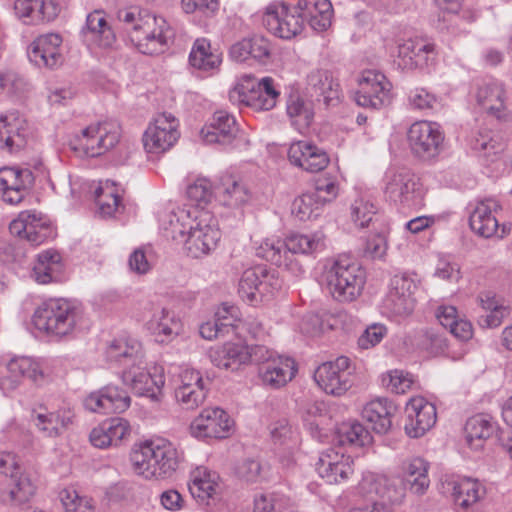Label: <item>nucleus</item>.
I'll use <instances>...</instances> for the list:
<instances>
[{
	"label": "nucleus",
	"instance_id": "f257e3e1",
	"mask_svg": "<svg viewBox=\"0 0 512 512\" xmlns=\"http://www.w3.org/2000/svg\"><path fill=\"white\" fill-rule=\"evenodd\" d=\"M158 222L165 236L182 243L192 258L209 255L221 239L218 222L209 211L167 207L158 212Z\"/></svg>",
	"mask_w": 512,
	"mask_h": 512
},
{
	"label": "nucleus",
	"instance_id": "f03ea898",
	"mask_svg": "<svg viewBox=\"0 0 512 512\" xmlns=\"http://www.w3.org/2000/svg\"><path fill=\"white\" fill-rule=\"evenodd\" d=\"M118 19L124 24L131 43L142 54H163L173 43L175 31L163 16L131 7L120 10Z\"/></svg>",
	"mask_w": 512,
	"mask_h": 512
},
{
	"label": "nucleus",
	"instance_id": "7ed1b4c3",
	"mask_svg": "<svg viewBox=\"0 0 512 512\" xmlns=\"http://www.w3.org/2000/svg\"><path fill=\"white\" fill-rule=\"evenodd\" d=\"M366 279L361 263L348 254H341L325 262L320 283L335 300L352 302L362 294Z\"/></svg>",
	"mask_w": 512,
	"mask_h": 512
},
{
	"label": "nucleus",
	"instance_id": "20e7f679",
	"mask_svg": "<svg viewBox=\"0 0 512 512\" xmlns=\"http://www.w3.org/2000/svg\"><path fill=\"white\" fill-rule=\"evenodd\" d=\"M84 322L81 306L63 298L43 302L32 316V324L37 330L56 338L76 335L83 328Z\"/></svg>",
	"mask_w": 512,
	"mask_h": 512
},
{
	"label": "nucleus",
	"instance_id": "39448f33",
	"mask_svg": "<svg viewBox=\"0 0 512 512\" xmlns=\"http://www.w3.org/2000/svg\"><path fill=\"white\" fill-rule=\"evenodd\" d=\"M178 451L167 439L157 437L145 440L135 446L131 463L136 474L145 479H164L177 469Z\"/></svg>",
	"mask_w": 512,
	"mask_h": 512
},
{
	"label": "nucleus",
	"instance_id": "423d86ee",
	"mask_svg": "<svg viewBox=\"0 0 512 512\" xmlns=\"http://www.w3.org/2000/svg\"><path fill=\"white\" fill-rule=\"evenodd\" d=\"M280 97V90L272 77L256 79L249 74L242 75L229 91V100L254 111L273 109Z\"/></svg>",
	"mask_w": 512,
	"mask_h": 512
},
{
	"label": "nucleus",
	"instance_id": "0eeeda50",
	"mask_svg": "<svg viewBox=\"0 0 512 512\" xmlns=\"http://www.w3.org/2000/svg\"><path fill=\"white\" fill-rule=\"evenodd\" d=\"M122 129L118 121L107 119L91 123L71 141V148L80 156L98 157L115 148Z\"/></svg>",
	"mask_w": 512,
	"mask_h": 512
},
{
	"label": "nucleus",
	"instance_id": "6e6552de",
	"mask_svg": "<svg viewBox=\"0 0 512 512\" xmlns=\"http://www.w3.org/2000/svg\"><path fill=\"white\" fill-rule=\"evenodd\" d=\"M70 193L73 198L91 193L94 196L98 213L103 218H113L124 211L123 188L111 180L98 182L88 181L79 177H69Z\"/></svg>",
	"mask_w": 512,
	"mask_h": 512
},
{
	"label": "nucleus",
	"instance_id": "1a4fd4ad",
	"mask_svg": "<svg viewBox=\"0 0 512 512\" xmlns=\"http://www.w3.org/2000/svg\"><path fill=\"white\" fill-rule=\"evenodd\" d=\"M420 280L416 274H396L389 283V289L382 301L381 313L395 322L408 318L415 308L414 293Z\"/></svg>",
	"mask_w": 512,
	"mask_h": 512
},
{
	"label": "nucleus",
	"instance_id": "9d476101",
	"mask_svg": "<svg viewBox=\"0 0 512 512\" xmlns=\"http://www.w3.org/2000/svg\"><path fill=\"white\" fill-rule=\"evenodd\" d=\"M386 197L403 207L421 208L427 189L421 179L408 169H388L385 174Z\"/></svg>",
	"mask_w": 512,
	"mask_h": 512
},
{
	"label": "nucleus",
	"instance_id": "9b49d317",
	"mask_svg": "<svg viewBox=\"0 0 512 512\" xmlns=\"http://www.w3.org/2000/svg\"><path fill=\"white\" fill-rule=\"evenodd\" d=\"M281 286L282 281L274 269L256 265L243 271L238 284V294L243 301L256 305L274 296Z\"/></svg>",
	"mask_w": 512,
	"mask_h": 512
},
{
	"label": "nucleus",
	"instance_id": "f8f14e48",
	"mask_svg": "<svg viewBox=\"0 0 512 512\" xmlns=\"http://www.w3.org/2000/svg\"><path fill=\"white\" fill-rule=\"evenodd\" d=\"M33 482L21 471L17 457L9 452L0 453V498L22 503L34 495Z\"/></svg>",
	"mask_w": 512,
	"mask_h": 512
},
{
	"label": "nucleus",
	"instance_id": "ddd939ff",
	"mask_svg": "<svg viewBox=\"0 0 512 512\" xmlns=\"http://www.w3.org/2000/svg\"><path fill=\"white\" fill-rule=\"evenodd\" d=\"M179 137V120L172 113L163 112L148 124L142 141L148 154L158 156L170 150Z\"/></svg>",
	"mask_w": 512,
	"mask_h": 512
},
{
	"label": "nucleus",
	"instance_id": "4468645a",
	"mask_svg": "<svg viewBox=\"0 0 512 512\" xmlns=\"http://www.w3.org/2000/svg\"><path fill=\"white\" fill-rule=\"evenodd\" d=\"M469 209V227L473 233L482 238L502 239L510 232L507 224H500L497 212L501 209L500 203L494 198H485L471 203Z\"/></svg>",
	"mask_w": 512,
	"mask_h": 512
},
{
	"label": "nucleus",
	"instance_id": "2eb2a0df",
	"mask_svg": "<svg viewBox=\"0 0 512 512\" xmlns=\"http://www.w3.org/2000/svg\"><path fill=\"white\" fill-rule=\"evenodd\" d=\"M314 381L326 394L340 397L353 386V368L348 357L320 364L314 371Z\"/></svg>",
	"mask_w": 512,
	"mask_h": 512
},
{
	"label": "nucleus",
	"instance_id": "dca6fc26",
	"mask_svg": "<svg viewBox=\"0 0 512 512\" xmlns=\"http://www.w3.org/2000/svg\"><path fill=\"white\" fill-rule=\"evenodd\" d=\"M358 86L354 100L361 107L379 110L392 102V84L380 71H363Z\"/></svg>",
	"mask_w": 512,
	"mask_h": 512
},
{
	"label": "nucleus",
	"instance_id": "f3484780",
	"mask_svg": "<svg viewBox=\"0 0 512 512\" xmlns=\"http://www.w3.org/2000/svg\"><path fill=\"white\" fill-rule=\"evenodd\" d=\"M121 378L123 383L130 386L139 396H145L155 402L160 401L163 396L165 375L161 365L147 368L144 361V364L122 370Z\"/></svg>",
	"mask_w": 512,
	"mask_h": 512
},
{
	"label": "nucleus",
	"instance_id": "a211bd4d",
	"mask_svg": "<svg viewBox=\"0 0 512 512\" xmlns=\"http://www.w3.org/2000/svg\"><path fill=\"white\" fill-rule=\"evenodd\" d=\"M356 493L360 497L375 500L393 512L390 505L400 504L405 496L404 489L397 487L392 479L385 474L366 471L362 474L361 480L356 486Z\"/></svg>",
	"mask_w": 512,
	"mask_h": 512
},
{
	"label": "nucleus",
	"instance_id": "6ab92c4d",
	"mask_svg": "<svg viewBox=\"0 0 512 512\" xmlns=\"http://www.w3.org/2000/svg\"><path fill=\"white\" fill-rule=\"evenodd\" d=\"M234 429V421L220 407L204 408L190 423V434L198 440L225 439Z\"/></svg>",
	"mask_w": 512,
	"mask_h": 512
},
{
	"label": "nucleus",
	"instance_id": "aec40b11",
	"mask_svg": "<svg viewBox=\"0 0 512 512\" xmlns=\"http://www.w3.org/2000/svg\"><path fill=\"white\" fill-rule=\"evenodd\" d=\"M445 136L439 123L429 120L415 121L407 131V141L412 152L423 158L439 154Z\"/></svg>",
	"mask_w": 512,
	"mask_h": 512
},
{
	"label": "nucleus",
	"instance_id": "412c9836",
	"mask_svg": "<svg viewBox=\"0 0 512 512\" xmlns=\"http://www.w3.org/2000/svg\"><path fill=\"white\" fill-rule=\"evenodd\" d=\"M11 234L26 239L32 245H40L54 238L56 232L49 219L35 210H25L18 214L9 225Z\"/></svg>",
	"mask_w": 512,
	"mask_h": 512
},
{
	"label": "nucleus",
	"instance_id": "4be33fe9",
	"mask_svg": "<svg viewBox=\"0 0 512 512\" xmlns=\"http://www.w3.org/2000/svg\"><path fill=\"white\" fill-rule=\"evenodd\" d=\"M45 361L31 357H14L6 364L5 372L0 376V389L8 394L17 389L23 379L40 383L44 379Z\"/></svg>",
	"mask_w": 512,
	"mask_h": 512
},
{
	"label": "nucleus",
	"instance_id": "5701e85b",
	"mask_svg": "<svg viewBox=\"0 0 512 512\" xmlns=\"http://www.w3.org/2000/svg\"><path fill=\"white\" fill-rule=\"evenodd\" d=\"M207 392L200 371L187 366L180 368L175 380V399L183 409H197L204 403Z\"/></svg>",
	"mask_w": 512,
	"mask_h": 512
},
{
	"label": "nucleus",
	"instance_id": "b1692460",
	"mask_svg": "<svg viewBox=\"0 0 512 512\" xmlns=\"http://www.w3.org/2000/svg\"><path fill=\"white\" fill-rule=\"evenodd\" d=\"M263 23L273 35L282 39H291L301 33L304 23L296 6L291 11L282 3H271L266 7Z\"/></svg>",
	"mask_w": 512,
	"mask_h": 512
},
{
	"label": "nucleus",
	"instance_id": "393cba45",
	"mask_svg": "<svg viewBox=\"0 0 512 512\" xmlns=\"http://www.w3.org/2000/svg\"><path fill=\"white\" fill-rule=\"evenodd\" d=\"M63 39L57 33L38 36L28 46L29 61L38 68L55 69L63 62Z\"/></svg>",
	"mask_w": 512,
	"mask_h": 512
},
{
	"label": "nucleus",
	"instance_id": "a878e982",
	"mask_svg": "<svg viewBox=\"0 0 512 512\" xmlns=\"http://www.w3.org/2000/svg\"><path fill=\"white\" fill-rule=\"evenodd\" d=\"M405 432L411 438L422 437L436 423L437 411L433 403L422 396L412 397L405 408Z\"/></svg>",
	"mask_w": 512,
	"mask_h": 512
},
{
	"label": "nucleus",
	"instance_id": "bb28decb",
	"mask_svg": "<svg viewBox=\"0 0 512 512\" xmlns=\"http://www.w3.org/2000/svg\"><path fill=\"white\" fill-rule=\"evenodd\" d=\"M238 126L233 115L226 111H216L211 122L202 128L201 135L208 144H220L223 146L240 147V141L244 140L241 135L238 137Z\"/></svg>",
	"mask_w": 512,
	"mask_h": 512
},
{
	"label": "nucleus",
	"instance_id": "cd10ccee",
	"mask_svg": "<svg viewBox=\"0 0 512 512\" xmlns=\"http://www.w3.org/2000/svg\"><path fill=\"white\" fill-rule=\"evenodd\" d=\"M397 57V64L402 69H426L436 59L435 45L422 38L407 39L398 45Z\"/></svg>",
	"mask_w": 512,
	"mask_h": 512
},
{
	"label": "nucleus",
	"instance_id": "c85d7f7f",
	"mask_svg": "<svg viewBox=\"0 0 512 512\" xmlns=\"http://www.w3.org/2000/svg\"><path fill=\"white\" fill-rule=\"evenodd\" d=\"M474 99L479 108L499 121H508L510 113L506 107V90L498 80L483 81L476 88Z\"/></svg>",
	"mask_w": 512,
	"mask_h": 512
},
{
	"label": "nucleus",
	"instance_id": "c756f323",
	"mask_svg": "<svg viewBox=\"0 0 512 512\" xmlns=\"http://www.w3.org/2000/svg\"><path fill=\"white\" fill-rule=\"evenodd\" d=\"M315 469L319 477L328 484L345 482L354 472L351 457L332 448L320 453Z\"/></svg>",
	"mask_w": 512,
	"mask_h": 512
},
{
	"label": "nucleus",
	"instance_id": "7c9ffc66",
	"mask_svg": "<svg viewBox=\"0 0 512 512\" xmlns=\"http://www.w3.org/2000/svg\"><path fill=\"white\" fill-rule=\"evenodd\" d=\"M288 160L295 167L309 173L324 170L330 162V158L324 149L307 140H299L290 144Z\"/></svg>",
	"mask_w": 512,
	"mask_h": 512
},
{
	"label": "nucleus",
	"instance_id": "2f4dec72",
	"mask_svg": "<svg viewBox=\"0 0 512 512\" xmlns=\"http://www.w3.org/2000/svg\"><path fill=\"white\" fill-rule=\"evenodd\" d=\"M131 398L122 389L107 385L91 392L84 399V407L95 413H122L130 407Z\"/></svg>",
	"mask_w": 512,
	"mask_h": 512
},
{
	"label": "nucleus",
	"instance_id": "473e14b6",
	"mask_svg": "<svg viewBox=\"0 0 512 512\" xmlns=\"http://www.w3.org/2000/svg\"><path fill=\"white\" fill-rule=\"evenodd\" d=\"M106 359L122 370L144 364L142 344L136 338L123 335L110 342L106 349Z\"/></svg>",
	"mask_w": 512,
	"mask_h": 512
},
{
	"label": "nucleus",
	"instance_id": "72a5a7b5",
	"mask_svg": "<svg viewBox=\"0 0 512 512\" xmlns=\"http://www.w3.org/2000/svg\"><path fill=\"white\" fill-rule=\"evenodd\" d=\"M106 359L122 370L144 364L142 344L136 338L123 335L110 342L106 349Z\"/></svg>",
	"mask_w": 512,
	"mask_h": 512
},
{
	"label": "nucleus",
	"instance_id": "f704fd0d",
	"mask_svg": "<svg viewBox=\"0 0 512 512\" xmlns=\"http://www.w3.org/2000/svg\"><path fill=\"white\" fill-rule=\"evenodd\" d=\"M442 490L462 508H469L476 504L486 492L485 487L477 479L460 476L446 477L442 482Z\"/></svg>",
	"mask_w": 512,
	"mask_h": 512
},
{
	"label": "nucleus",
	"instance_id": "c9c22d12",
	"mask_svg": "<svg viewBox=\"0 0 512 512\" xmlns=\"http://www.w3.org/2000/svg\"><path fill=\"white\" fill-rule=\"evenodd\" d=\"M32 183L33 175L28 169L0 168V193L6 203H20Z\"/></svg>",
	"mask_w": 512,
	"mask_h": 512
},
{
	"label": "nucleus",
	"instance_id": "e433bc0d",
	"mask_svg": "<svg viewBox=\"0 0 512 512\" xmlns=\"http://www.w3.org/2000/svg\"><path fill=\"white\" fill-rule=\"evenodd\" d=\"M297 373V364L292 357L277 354L259 367V378L265 387L280 389L287 385Z\"/></svg>",
	"mask_w": 512,
	"mask_h": 512
},
{
	"label": "nucleus",
	"instance_id": "4c0bfd02",
	"mask_svg": "<svg viewBox=\"0 0 512 512\" xmlns=\"http://www.w3.org/2000/svg\"><path fill=\"white\" fill-rule=\"evenodd\" d=\"M146 327L156 342L168 344L182 333L183 322L173 310L160 307L154 310Z\"/></svg>",
	"mask_w": 512,
	"mask_h": 512
},
{
	"label": "nucleus",
	"instance_id": "58836bf2",
	"mask_svg": "<svg viewBox=\"0 0 512 512\" xmlns=\"http://www.w3.org/2000/svg\"><path fill=\"white\" fill-rule=\"evenodd\" d=\"M82 38L91 50L112 47L116 37L103 11L95 10L87 15L86 24L82 29Z\"/></svg>",
	"mask_w": 512,
	"mask_h": 512
},
{
	"label": "nucleus",
	"instance_id": "ea45409f",
	"mask_svg": "<svg viewBox=\"0 0 512 512\" xmlns=\"http://www.w3.org/2000/svg\"><path fill=\"white\" fill-rule=\"evenodd\" d=\"M131 426L128 420L112 417L101 422L90 432V442L93 446L105 449L118 446L129 437Z\"/></svg>",
	"mask_w": 512,
	"mask_h": 512
},
{
	"label": "nucleus",
	"instance_id": "a19ab883",
	"mask_svg": "<svg viewBox=\"0 0 512 512\" xmlns=\"http://www.w3.org/2000/svg\"><path fill=\"white\" fill-rule=\"evenodd\" d=\"M64 270L61 254L57 250L47 249L37 254L31 278L42 285L59 282L64 277Z\"/></svg>",
	"mask_w": 512,
	"mask_h": 512
},
{
	"label": "nucleus",
	"instance_id": "79ce46f5",
	"mask_svg": "<svg viewBox=\"0 0 512 512\" xmlns=\"http://www.w3.org/2000/svg\"><path fill=\"white\" fill-rule=\"evenodd\" d=\"M61 7L56 0H15L14 11L26 24L54 20Z\"/></svg>",
	"mask_w": 512,
	"mask_h": 512
},
{
	"label": "nucleus",
	"instance_id": "37998d69",
	"mask_svg": "<svg viewBox=\"0 0 512 512\" xmlns=\"http://www.w3.org/2000/svg\"><path fill=\"white\" fill-rule=\"evenodd\" d=\"M497 431V423L489 414L479 413L470 417L464 427V444L472 451H481Z\"/></svg>",
	"mask_w": 512,
	"mask_h": 512
},
{
	"label": "nucleus",
	"instance_id": "c03bdc74",
	"mask_svg": "<svg viewBox=\"0 0 512 512\" xmlns=\"http://www.w3.org/2000/svg\"><path fill=\"white\" fill-rule=\"evenodd\" d=\"M396 406L387 398L379 397L367 402L362 409V418L377 434H386L392 427Z\"/></svg>",
	"mask_w": 512,
	"mask_h": 512
},
{
	"label": "nucleus",
	"instance_id": "a18cd8bd",
	"mask_svg": "<svg viewBox=\"0 0 512 512\" xmlns=\"http://www.w3.org/2000/svg\"><path fill=\"white\" fill-rule=\"evenodd\" d=\"M296 10L303 23L315 31H325L331 25L333 8L329 0H298Z\"/></svg>",
	"mask_w": 512,
	"mask_h": 512
},
{
	"label": "nucleus",
	"instance_id": "49530a36",
	"mask_svg": "<svg viewBox=\"0 0 512 512\" xmlns=\"http://www.w3.org/2000/svg\"><path fill=\"white\" fill-rule=\"evenodd\" d=\"M24 120L16 112L0 115V149L14 152L26 143Z\"/></svg>",
	"mask_w": 512,
	"mask_h": 512
},
{
	"label": "nucleus",
	"instance_id": "de8ad7c7",
	"mask_svg": "<svg viewBox=\"0 0 512 512\" xmlns=\"http://www.w3.org/2000/svg\"><path fill=\"white\" fill-rule=\"evenodd\" d=\"M74 417L70 409L54 412L32 413L31 421L43 437L54 438L63 433Z\"/></svg>",
	"mask_w": 512,
	"mask_h": 512
},
{
	"label": "nucleus",
	"instance_id": "09e8293b",
	"mask_svg": "<svg viewBox=\"0 0 512 512\" xmlns=\"http://www.w3.org/2000/svg\"><path fill=\"white\" fill-rule=\"evenodd\" d=\"M287 249L292 255L316 256L327 247V237L322 230L309 233H291L287 236Z\"/></svg>",
	"mask_w": 512,
	"mask_h": 512
},
{
	"label": "nucleus",
	"instance_id": "8fccbe9b",
	"mask_svg": "<svg viewBox=\"0 0 512 512\" xmlns=\"http://www.w3.org/2000/svg\"><path fill=\"white\" fill-rule=\"evenodd\" d=\"M429 464L421 457L405 460L401 466L402 482L416 495H422L429 487Z\"/></svg>",
	"mask_w": 512,
	"mask_h": 512
},
{
	"label": "nucleus",
	"instance_id": "3c124183",
	"mask_svg": "<svg viewBox=\"0 0 512 512\" xmlns=\"http://www.w3.org/2000/svg\"><path fill=\"white\" fill-rule=\"evenodd\" d=\"M222 63V54L206 38H197L189 53V64L203 72L217 71Z\"/></svg>",
	"mask_w": 512,
	"mask_h": 512
},
{
	"label": "nucleus",
	"instance_id": "603ef678",
	"mask_svg": "<svg viewBox=\"0 0 512 512\" xmlns=\"http://www.w3.org/2000/svg\"><path fill=\"white\" fill-rule=\"evenodd\" d=\"M302 421L304 428L313 439L318 442L328 440L330 430L327 424L329 418L323 403H308L302 411Z\"/></svg>",
	"mask_w": 512,
	"mask_h": 512
},
{
	"label": "nucleus",
	"instance_id": "864d4df0",
	"mask_svg": "<svg viewBox=\"0 0 512 512\" xmlns=\"http://www.w3.org/2000/svg\"><path fill=\"white\" fill-rule=\"evenodd\" d=\"M467 144L476 154L490 162L498 160L504 151V144L496 140L489 129L483 127L471 131Z\"/></svg>",
	"mask_w": 512,
	"mask_h": 512
},
{
	"label": "nucleus",
	"instance_id": "5fc2aeb1",
	"mask_svg": "<svg viewBox=\"0 0 512 512\" xmlns=\"http://www.w3.org/2000/svg\"><path fill=\"white\" fill-rule=\"evenodd\" d=\"M189 490L195 499L202 503H208L219 493V475L203 467L197 468L192 474Z\"/></svg>",
	"mask_w": 512,
	"mask_h": 512
},
{
	"label": "nucleus",
	"instance_id": "6e6d98bb",
	"mask_svg": "<svg viewBox=\"0 0 512 512\" xmlns=\"http://www.w3.org/2000/svg\"><path fill=\"white\" fill-rule=\"evenodd\" d=\"M209 358L218 368L237 370L247 359L245 344L228 342L215 346L210 349Z\"/></svg>",
	"mask_w": 512,
	"mask_h": 512
},
{
	"label": "nucleus",
	"instance_id": "4d7b16f0",
	"mask_svg": "<svg viewBox=\"0 0 512 512\" xmlns=\"http://www.w3.org/2000/svg\"><path fill=\"white\" fill-rule=\"evenodd\" d=\"M435 315L440 324L449 329L456 338L467 341L472 337V324L459 314L455 306L449 304L439 305Z\"/></svg>",
	"mask_w": 512,
	"mask_h": 512
},
{
	"label": "nucleus",
	"instance_id": "13d9d810",
	"mask_svg": "<svg viewBox=\"0 0 512 512\" xmlns=\"http://www.w3.org/2000/svg\"><path fill=\"white\" fill-rule=\"evenodd\" d=\"M349 215L357 228H366L378 219V208L369 195L359 193L351 201Z\"/></svg>",
	"mask_w": 512,
	"mask_h": 512
},
{
	"label": "nucleus",
	"instance_id": "bf43d9fd",
	"mask_svg": "<svg viewBox=\"0 0 512 512\" xmlns=\"http://www.w3.org/2000/svg\"><path fill=\"white\" fill-rule=\"evenodd\" d=\"M287 237L282 240L278 237H268L263 239L256 247L258 257L271 262L276 266L288 267L292 262L287 249Z\"/></svg>",
	"mask_w": 512,
	"mask_h": 512
},
{
	"label": "nucleus",
	"instance_id": "052dcab7",
	"mask_svg": "<svg viewBox=\"0 0 512 512\" xmlns=\"http://www.w3.org/2000/svg\"><path fill=\"white\" fill-rule=\"evenodd\" d=\"M286 112L292 124L299 131L308 128L314 117L311 103L305 101L296 93L289 95L286 103Z\"/></svg>",
	"mask_w": 512,
	"mask_h": 512
},
{
	"label": "nucleus",
	"instance_id": "680f3d73",
	"mask_svg": "<svg viewBox=\"0 0 512 512\" xmlns=\"http://www.w3.org/2000/svg\"><path fill=\"white\" fill-rule=\"evenodd\" d=\"M308 85L314 92L323 97V100L329 102L338 99L339 84L334 81L331 74L327 70L316 69L310 72L307 77Z\"/></svg>",
	"mask_w": 512,
	"mask_h": 512
},
{
	"label": "nucleus",
	"instance_id": "e2e57ef3",
	"mask_svg": "<svg viewBox=\"0 0 512 512\" xmlns=\"http://www.w3.org/2000/svg\"><path fill=\"white\" fill-rule=\"evenodd\" d=\"M324 206L312 192H306L296 197L291 206L292 215L300 221H309L318 218Z\"/></svg>",
	"mask_w": 512,
	"mask_h": 512
},
{
	"label": "nucleus",
	"instance_id": "0e129e2a",
	"mask_svg": "<svg viewBox=\"0 0 512 512\" xmlns=\"http://www.w3.org/2000/svg\"><path fill=\"white\" fill-rule=\"evenodd\" d=\"M339 441L353 447H365L372 443L371 433L359 422L343 423L339 430Z\"/></svg>",
	"mask_w": 512,
	"mask_h": 512
},
{
	"label": "nucleus",
	"instance_id": "69168bd1",
	"mask_svg": "<svg viewBox=\"0 0 512 512\" xmlns=\"http://www.w3.org/2000/svg\"><path fill=\"white\" fill-rule=\"evenodd\" d=\"M250 198V193L242 181L233 177L224 180L222 184L221 201L228 207H239Z\"/></svg>",
	"mask_w": 512,
	"mask_h": 512
},
{
	"label": "nucleus",
	"instance_id": "338daca9",
	"mask_svg": "<svg viewBox=\"0 0 512 512\" xmlns=\"http://www.w3.org/2000/svg\"><path fill=\"white\" fill-rule=\"evenodd\" d=\"M439 97L424 87H415L408 92L407 105L412 111L428 113L439 106Z\"/></svg>",
	"mask_w": 512,
	"mask_h": 512
},
{
	"label": "nucleus",
	"instance_id": "774afa93",
	"mask_svg": "<svg viewBox=\"0 0 512 512\" xmlns=\"http://www.w3.org/2000/svg\"><path fill=\"white\" fill-rule=\"evenodd\" d=\"M291 506V499L283 494H259L254 498L253 512H284Z\"/></svg>",
	"mask_w": 512,
	"mask_h": 512
}]
</instances>
